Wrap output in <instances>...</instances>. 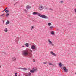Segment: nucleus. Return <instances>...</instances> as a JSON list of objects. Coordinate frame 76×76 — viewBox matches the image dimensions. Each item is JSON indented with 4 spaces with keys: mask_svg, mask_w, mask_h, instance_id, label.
<instances>
[{
    "mask_svg": "<svg viewBox=\"0 0 76 76\" xmlns=\"http://www.w3.org/2000/svg\"><path fill=\"white\" fill-rule=\"evenodd\" d=\"M32 50L27 48L26 50L22 51V54L23 56H29L30 57H31L32 54L31 53H32Z\"/></svg>",
    "mask_w": 76,
    "mask_h": 76,
    "instance_id": "obj_1",
    "label": "nucleus"
},
{
    "mask_svg": "<svg viewBox=\"0 0 76 76\" xmlns=\"http://www.w3.org/2000/svg\"><path fill=\"white\" fill-rule=\"evenodd\" d=\"M33 15H37L38 16H39L41 18H44V19H48V17L45 15H42L40 13H38V12H34L33 13Z\"/></svg>",
    "mask_w": 76,
    "mask_h": 76,
    "instance_id": "obj_2",
    "label": "nucleus"
},
{
    "mask_svg": "<svg viewBox=\"0 0 76 76\" xmlns=\"http://www.w3.org/2000/svg\"><path fill=\"white\" fill-rule=\"evenodd\" d=\"M48 42H49V44L50 45H52V46H53V47H54V44H53L52 42H51V41H50V40L48 39Z\"/></svg>",
    "mask_w": 76,
    "mask_h": 76,
    "instance_id": "obj_3",
    "label": "nucleus"
},
{
    "mask_svg": "<svg viewBox=\"0 0 76 76\" xmlns=\"http://www.w3.org/2000/svg\"><path fill=\"white\" fill-rule=\"evenodd\" d=\"M63 69L64 71L65 72H66V73H67V72H68V69H66V67L64 66L63 67Z\"/></svg>",
    "mask_w": 76,
    "mask_h": 76,
    "instance_id": "obj_4",
    "label": "nucleus"
},
{
    "mask_svg": "<svg viewBox=\"0 0 76 76\" xmlns=\"http://www.w3.org/2000/svg\"><path fill=\"white\" fill-rule=\"evenodd\" d=\"M31 48L32 50H33V51H35L36 50V48H35V46L34 45H33L31 47Z\"/></svg>",
    "mask_w": 76,
    "mask_h": 76,
    "instance_id": "obj_5",
    "label": "nucleus"
},
{
    "mask_svg": "<svg viewBox=\"0 0 76 76\" xmlns=\"http://www.w3.org/2000/svg\"><path fill=\"white\" fill-rule=\"evenodd\" d=\"M39 8L40 10H42L44 9V7L41 5H40Z\"/></svg>",
    "mask_w": 76,
    "mask_h": 76,
    "instance_id": "obj_6",
    "label": "nucleus"
},
{
    "mask_svg": "<svg viewBox=\"0 0 76 76\" xmlns=\"http://www.w3.org/2000/svg\"><path fill=\"white\" fill-rule=\"evenodd\" d=\"M19 69H20L21 70H28L27 68H19Z\"/></svg>",
    "mask_w": 76,
    "mask_h": 76,
    "instance_id": "obj_7",
    "label": "nucleus"
},
{
    "mask_svg": "<svg viewBox=\"0 0 76 76\" xmlns=\"http://www.w3.org/2000/svg\"><path fill=\"white\" fill-rule=\"evenodd\" d=\"M50 53L52 55H53V56H57V55L54 53L53 51L50 52Z\"/></svg>",
    "mask_w": 76,
    "mask_h": 76,
    "instance_id": "obj_8",
    "label": "nucleus"
},
{
    "mask_svg": "<svg viewBox=\"0 0 76 76\" xmlns=\"http://www.w3.org/2000/svg\"><path fill=\"white\" fill-rule=\"evenodd\" d=\"M32 70H33V71L34 72H36L37 70V69L34 68H33Z\"/></svg>",
    "mask_w": 76,
    "mask_h": 76,
    "instance_id": "obj_9",
    "label": "nucleus"
},
{
    "mask_svg": "<svg viewBox=\"0 0 76 76\" xmlns=\"http://www.w3.org/2000/svg\"><path fill=\"white\" fill-rule=\"evenodd\" d=\"M25 45L26 46V47H29V43H26L25 44Z\"/></svg>",
    "mask_w": 76,
    "mask_h": 76,
    "instance_id": "obj_10",
    "label": "nucleus"
},
{
    "mask_svg": "<svg viewBox=\"0 0 76 76\" xmlns=\"http://www.w3.org/2000/svg\"><path fill=\"white\" fill-rule=\"evenodd\" d=\"M16 60V59L15 57H13L12 59V61H15Z\"/></svg>",
    "mask_w": 76,
    "mask_h": 76,
    "instance_id": "obj_11",
    "label": "nucleus"
},
{
    "mask_svg": "<svg viewBox=\"0 0 76 76\" xmlns=\"http://www.w3.org/2000/svg\"><path fill=\"white\" fill-rule=\"evenodd\" d=\"M26 9H27L28 10H29L30 9V7L29 5H27L26 7Z\"/></svg>",
    "mask_w": 76,
    "mask_h": 76,
    "instance_id": "obj_12",
    "label": "nucleus"
},
{
    "mask_svg": "<svg viewBox=\"0 0 76 76\" xmlns=\"http://www.w3.org/2000/svg\"><path fill=\"white\" fill-rule=\"evenodd\" d=\"M53 28H54V27H53V26H50L49 27V29H50V30H51V29H52Z\"/></svg>",
    "mask_w": 76,
    "mask_h": 76,
    "instance_id": "obj_13",
    "label": "nucleus"
},
{
    "mask_svg": "<svg viewBox=\"0 0 76 76\" xmlns=\"http://www.w3.org/2000/svg\"><path fill=\"white\" fill-rule=\"evenodd\" d=\"M51 34L53 35H54L55 34H54V31H52L51 32Z\"/></svg>",
    "mask_w": 76,
    "mask_h": 76,
    "instance_id": "obj_14",
    "label": "nucleus"
},
{
    "mask_svg": "<svg viewBox=\"0 0 76 76\" xmlns=\"http://www.w3.org/2000/svg\"><path fill=\"white\" fill-rule=\"evenodd\" d=\"M4 31H5V32H7V31H8V30H7V28H5L4 30Z\"/></svg>",
    "mask_w": 76,
    "mask_h": 76,
    "instance_id": "obj_15",
    "label": "nucleus"
},
{
    "mask_svg": "<svg viewBox=\"0 0 76 76\" xmlns=\"http://www.w3.org/2000/svg\"><path fill=\"white\" fill-rule=\"evenodd\" d=\"M59 66L60 67H61V66H62V64L61 63H59Z\"/></svg>",
    "mask_w": 76,
    "mask_h": 76,
    "instance_id": "obj_16",
    "label": "nucleus"
},
{
    "mask_svg": "<svg viewBox=\"0 0 76 76\" xmlns=\"http://www.w3.org/2000/svg\"><path fill=\"white\" fill-rule=\"evenodd\" d=\"M9 23H10V22L9 21V20H7L6 22V25H8V24H9Z\"/></svg>",
    "mask_w": 76,
    "mask_h": 76,
    "instance_id": "obj_17",
    "label": "nucleus"
},
{
    "mask_svg": "<svg viewBox=\"0 0 76 76\" xmlns=\"http://www.w3.org/2000/svg\"><path fill=\"white\" fill-rule=\"evenodd\" d=\"M30 72L31 73H34V71H33V70H31L30 71Z\"/></svg>",
    "mask_w": 76,
    "mask_h": 76,
    "instance_id": "obj_18",
    "label": "nucleus"
},
{
    "mask_svg": "<svg viewBox=\"0 0 76 76\" xmlns=\"http://www.w3.org/2000/svg\"><path fill=\"white\" fill-rule=\"evenodd\" d=\"M9 12V10H6L5 11V13H8V12Z\"/></svg>",
    "mask_w": 76,
    "mask_h": 76,
    "instance_id": "obj_19",
    "label": "nucleus"
},
{
    "mask_svg": "<svg viewBox=\"0 0 76 76\" xmlns=\"http://www.w3.org/2000/svg\"><path fill=\"white\" fill-rule=\"evenodd\" d=\"M9 15H10L9 14V13H7L6 14V17H7L8 16H9Z\"/></svg>",
    "mask_w": 76,
    "mask_h": 76,
    "instance_id": "obj_20",
    "label": "nucleus"
},
{
    "mask_svg": "<svg viewBox=\"0 0 76 76\" xmlns=\"http://www.w3.org/2000/svg\"><path fill=\"white\" fill-rule=\"evenodd\" d=\"M48 25L49 26H51V23H48Z\"/></svg>",
    "mask_w": 76,
    "mask_h": 76,
    "instance_id": "obj_21",
    "label": "nucleus"
},
{
    "mask_svg": "<svg viewBox=\"0 0 76 76\" xmlns=\"http://www.w3.org/2000/svg\"><path fill=\"white\" fill-rule=\"evenodd\" d=\"M34 28V26H32L31 28V30H32V29Z\"/></svg>",
    "mask_w": 76,
    "mask_h": 76,
    "instance_id": "obj_22",
    "label": "nucleus"
},
{
    "mask_svg": "<svg viewBox=\"0 0 76 76\" xmlns=\"http://www.w3.org/2000/svg\"><path fill=\"white\" fill-rule=\"evenodd\" d=\"M27 75H31V73L29 72L27 74Z\"/></svg>",
    "mask_w": 76,
    "mask_h": 76,
    "instance_id": "obj_23",
    "label": "nucleus"
},
{
    "mask_svg": "<svg viewBox=\"0 0 76 76\" xmlns=\"http://www.w3.org/2000/svg\"><path fill=\"white\" fill-rule=\"evenodd\" d=\"M49 65H52L53 66H54V65H53L51 63H49Z\"/></svg>",
    "mask_w": 76,
    "mask_h": 76,
    "instance_id": "obj_24",
    "label": "nucleus"
},
{
    "mask_svg": "<svg viewBox=\"0 0 76 76\" xmlns=\"http://www.w3.org/2000/svg\"><path fill=\"white\" fill-rule=\"evenodd\" d=\"M49 10H52V11H53V9H52L51 8L49 9Z\"/></svg>",
    "mask_w": 76,
    "mask_h": 76,
    "instance_id": "obj_25",
    "label": "nucleus"
},
{
    "mask_svg": "<svg viewBox=\"0 0 76 76\" xmlns=\"http://www.w3.org/2000/svg\"><path fill=\"white\" fill-rule=\"evenodd\" d=\"M17 74H18V73L16 72L15 73V76H17Z\"/></svg>",
    "mask_w": 76,
    "mask_h": 76,
    "instance_id": "obj_26",
    "label": "nucleus"
},
{
    "mask_svg": "<svg viewBox=\"0 0 76 76\" xmlns=\"http://www.w3.org/2000/svg\"><path fill=\"white\" fill-rule=\"evenodd\" d=\"M4 15V13L2 14L0 16H3V15Z\"/></svg>",
    "mask_w": 76,
    "mask_h": 76,
    "instance_id": "obj_27",
    "label": "nucleus"
},
{
    "mask_svg": "<svg viewBox=\"0 0 76 76\" xmlns=\"http://www.w3.org/2000/svg\"><path fill=\"white\" fill-rule=\"evenodd\" d=\"M2 53H4V54H6V52H3Z\"/></svg>",
    "mask_w": 76,
    "mask_h": 76,
    "instance_id": "obj_28",
    "label": "nucleus"
},
{
    "mask_svg": "<svg viewBox=\"0 0 76 76\" xmlns=\"http://www.w3.org/2000/svg\"><path fill=\"white\" fill-rule=\"evenodd\" d=\"M26 76H31V75H28V74H26Z\"/></svg>",
    "mask_w": 76,
    "mask_h": 76,
    "instance_id": "obj_29",
    "label": "nucleus"
},
{
    "mask_svg": "<svg viewBox=\"0 0 76 76\" xmlns=\"http://www.w3.org/2000/svg\"><path fill=\"white\" fill-rule=\"evenodd\" d=\"M74 10L75 11V13H76V9H75Z\"/></svg>",
    "mask_w": 76,
    "mask_h": 76,
    "instance_id": "obj_30",
    "label": "nucleus"
},
{
    "mask_svg": "<svg viewBox=\"0 0 76 76\" xmlns=\"http://www.w3.org/2000/svg\"><path fill=\"white\" fill-rule=\"evenodd\" d=\"M24 11H25V12H27V11L26 10H24Z\"/></svg>",
    "mask_w": 76,
    "mask_h": 76,
    "instance_id": "obj_31",
    "label": "nucleus"
},
{
    "mask_svg": "<svg viewBox=\"0 0 76 76\" xmlns=\"http://www.w3.org/2000/svg\"><path fill=\"white\" fill-rule=\"evenodd\" d=\"M60 1L61 3H63V1Z\"/></svg>",
    "mask_w": 76,
    "mask_h": 76,
    "instance_id": "obj_32",
    "label": "nucleus"
},
{
    "mask_svg": "<svg viewBox=\"0 0 76 76\" xmlns=\"http://www.w3.org/2000/svg\"><path fill=\"white\" fill-rule=\"evenodd\" d=\"M43 64H47V63L46 62H43Z\"/></svg>",
    "mask_w": 76,
    "mask_h": 76,
    "instance_id": "obj_33",
    "label": "nucleus"
},
{
    "mask_svg": "<svg viewBox=\"0 0 76 76\" xmlns=\"http://www.w3.org/2000/svg\"><path fill=\"white\" fill-rule=\"evenodd\" d=\"M7 9V7L5 9V10H6V9Z\"/></svg>",
    "mask_w": 76,
    "mask_h": 76,
    "instance_id": "obj_34",
    "label": "nucleus"
},
{
    "mask_svg": "<svg viewBox=\"0 0 76 76\" xmlns=\"http://www.w3.org/2000/svg\"><path fill=\"white\" fill-rule=\"evenodd\" d=\"M4 11H6V10H4L3 11H2V12H4Z\"/></svg>",
    "mask_w": 76,
    "mask_h": 76,
    "instance_id": "obj_35",
    "label": "nucleus"
},
{
    "mask_svg": "<svg viewBox=\"0 0 76 76\" xmlns=\"http://www.w3.org/2000/svg\"><path fill=\"white\" fill-rule=\"evenodd\" d=\"M25 47V46H22V47Z\"/></svg>",
    "mask_w": 76,
    "mask_h": 76,
    "instance_id": "obj_36",
    "label": "nucleus"
},
{
    "mask_svg": "<svg viewBox=\"0 0 76 76\" xmlns=\"http://www.w3.org/2000/svg\"><path fill=\"white\" fill-rule=\"evenodd\" d=\"M33 62H35V61H33Z\"/></svg>",
    "mask_w": 76,
    "mask_h": 76,
    "instance_id": "obj_37",
    "label": "nucleus"
},
{
    "mask_svg": "<svg viewBox=\"0 0 76 76\" xmlns=\"http://www.w3.org/2000/svg\"><path fill=\"white\" fill-rule=\"evenodd\" d=\"M16 5V4H14V6H15Z\"/></svg>",
    "mask_w": 76,
    "mask_h": 76,
    "instance_id": "obj_38",
    "label": "nucleus"
},
{
    "mask_svg": "<svg viewBox=\"0 0 76 76\" xmlns=\"http://www.w3.org/2000/svg\"><path fill=\"white\" fill-rule=\"evenodd\" d=\"M8 76H10L9 75Z\"/></svg>",
    "mask_w": 76,
    "mask_h": 76,
    "instance_id": "obj_39",
    "label": "nucleus"
}]
</instances>
